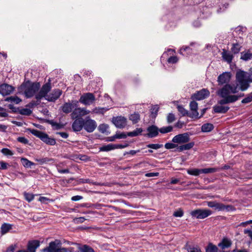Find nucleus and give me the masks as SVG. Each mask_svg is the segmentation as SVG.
<instances>
[{
  "mask_svg": "<svg viewBox=\"0 0 252 252\" xmlns=\"http://www.w3.org/2000/svg\"><path fill=\"white\" fill-rule=\"evenodd\" d=\"M240 90H239L237 85L226 84L224 85L217 92L218 95L222 99L218 101L220 104H226L233 103L237 101L240 97L245 95L244 93L238 95L236 94Z\"/></svg>",
  "mask_w": 252,
  "mask_h": 252,
  "instance_id": "nucleus-1",
  "label": "nucleus"
},
{
  "mask_svg": "<svg viewBox=\"0 0 252 252\" xmlns=\"http://www.w3.org/2000/svg\"><path fill=\"white\" fill-rule=\"evenodd\" d=\"M236 83H230L231 85H237L239 90L242 92L247 90L250 87V84L252 83V78L248 72L239 70L236 73Z\"/></svg>",
  "mask_w": 252,
  "mask_h": 252,
  "instance_id": "nucleus-2",
  "label": "nucleus"
},
{
  "mask_svg": "<svg viewBox=\"0 0 252 252\" xmlns=\"http://www.w3.org/2000/svg\"><path fill=\"white\" fill-rule=\"evenodd\" d=\"M40 88V84L39 83H31L27 82L21 85L19 88V91L24 92L25 96L27 98H30L33 96L39 90Z\"/></svg>",
  "mask_w": 252,
  "mask_h": 252,
  "instance_id": "nucleus-3",
  "label": "nucleus"
},
{
  "mask_svg": "<svg viewBox=\"0 0 252 252\" xmlns=\"http://www.w3.org/2000/svg\"><path fill=\"white\" fill-rule=\"evenodd\" d=\"M28 130L33 135L39 138L42 141L50 145L56 144V141L54 139L50 138L48 135L41 131L34 129L29 128Z\"/></svg>",
  "mask_w": 252,
  "mask_h": 252,
  "instance_id": "nucleus-4",
  "label": "nucleus"
},
{
  "mask_svg": "<svg viewBox=\"0 0 252 252\" xmlns=\"http://www.w3.org/2000/svg\"><path fill=\"white\" fill-rule=\"evenodd\" d=\"M95 101V97L93 93H87L83 94L80 97L79 101L85 105L93 104Z\"/></svg>",
  "mask_w": 252,
  "mask_h": 252,
  "instance_id": "nucleus-5",
  "label": "nucleus"
},
{
  "mask_svg": "<svg viewBox=\"0 0 252 252\" xmlns=\"http://www.w3.org/2000/svg\"><path fill=\"white\" fill-rule=\"evenodd\" d=\"M212 214V211L208 209H197L190 212L193 218L198 219H203Z\"/></svg>",
  "mask_w": 252,
  "mask_h": 252,
  "instance_id": "nucleus-6",
  "label": "nucleus"
},
{
  "mask_svg": "<svg viewBox=\"0 0 252 252\" xmlns=\"http://www.w3.org/2000/svg\"><path fill=\"white\" fill-rule=\"evenodd\" d=\"M62 243L60 240L56 239L49 243V246L43 250L44 252H59Z\"/></svg>",
  "mask_w": 252,
  "mask_h": 252,
  "instance_id": "nucleus-7",
  "label": "nucleus"
},
{
  "mask_svg": "<svg viewBox=\"0 0 252 252\" xmlns=\"http://www.w3.org/2000/svg\"><path fill=\"white\" fill-rule=\"evenodd\" d=\"M97 126L96 122L92 119H91L89 117H87L85 120H84V126L83 128L88 132H93Z\"/></svg>",
  "mask_w": 252,
  "mask_h": 252,
  "instance_id": "nucleus-8",
  "label": "nucleus"
},
{
  "mask_svg": "<svg viewBox=\"0 0 252 252\" xmlns=\"http://www.w3.org/2000/svg\"><path fill=\"white\" fill-rule=\"evenodd\" d=\"M207 204L208 207L214 208L218 211L229 210L232 208L231 205H225L222 203H218L216 201H208Z\"/></svg>",
  "mask_w": 252,
  "mask_h": 252,
  "instance_id": "nucleus-9",
  "label": "nucleus"
},
{
  "mask_svg": "<svg viewBox=\"0 0 252 252\" xmlns=\"http://www.w3.org/2000/svg\"><path fill=\"white\" fill-rule=\"evenodd\" d=\"M51 87L50 83H46L42 87L39 93L35 95V98L37 100H40L42 97H45L46 99L47 94L51 90Z\"/></svg>",
  "mask_w": 252,
  "mask_h": 252,
  "instance_id": "nucleus-10",
  "label": "nucleus"
},
{
  "mask_svg": "<svg viewBox=\"0 0 252 252\" xmlns=\"http://www.w3.org/2000/svg\"><path fill=\"white\" fill-rule=\"evenodd\" d=\"M209 91L207 89H203L193 94L191 96V98L197 100H200L206 98L209 96Z\"/></svg>",
  "mask_w": 252,
  "mask_h": 252,
  "instance_id": "nucleus-11",
  "label": "nucleus"
},
{
  "mask_svg": "<svg viewBox=\"0 0 252 252\" xmlns=\"http://www.w3.org/2000/svg\"><path fill=\"white\" fill-rule=\"evenodd\" d=\"M112 122L117 128H123L126 126L127 119L124 117L118 116L113 118Z\"/></svg>",
  "mask_w": 252,
  "mask_h": 252,
  "instance_id": "nucleus-12",
  "label": "nucleus"
},
{
  "mask_svg": "<svg viewBox=\"0 0 252 252\" xmlns=\"http://www.w3.org/2000/svg\"><path fill=\"white\" fill-rule=\"evenodd\" d=\"M189 135L187 133L180 134L175 136L172 139V142L179 144L186 143L189 141Z\"/></svg>",
  "mask_w": 252,
  "mask_h": 252,
  "instance_id": "nucleus-13",
  "label": "nucleus"
},
{
  "mask_svg": "<svg viewBox=\"0 0 252 252\" xmlns=\"http://www.w3.org/2000/svg\"><path fill=\"white\" fill-rule=\"evenodd\" d=\"M231 77L230 72H225L220 75L218 78V82L219 85L224 84H228Z\"/></svg>",
  "mask_w": 252,
  "mask_h": 252,
  "instance_id": "nucleus-14",
  "label": "nucleus"
},
{
  "mask_svg": "<svg viewBox=\"0 0 252 252\" xmlns=\"http://www.w3.org/2000/svg\"><path fill=\"white\" fill-rule=\"evenodd\" d=\"M78 101H72L71 102H65L61 107L62 110L64 113L68 114L71 112L73 108L77 107Z\"/></svg>",
  "mask_w": 252,
  "mask_h": 252,
  "instance_id": "nucleus-15",
  "label": "nucleus"
},
{
  "mask_svg": "<svg viewBox=\"0 0 252 252\" xmlns=\"http://www.w3.org/2000/svg\"><path fill=\"white\" fill-rule=\"evenodd\" d=\"M14 88L7 84H2L0 85V94L2 95H7L12 93Z\"/></svg>",
  "mask_w": 252,
  "mask_h": 252,
  "instance_id": "nucleus-16",
  "label": "nucleus"
},
{
  "mask_svg": "<svg viewBox=\"0 0 252 252\" xmlns=\"http://www.w3.org/2000/svg\"><path fill=\"white\" fill-rule=\"evenodd\" d=\"M62 94V91L61 90L55 89L46 96V100L49 101H55L59 98Z\"/></svg>",
  "mask_w": 252,
  "mask_h": 252,
  "instance_id": "nucleus-17",
  "label": "nucleus"
},
{
  "mask_svg": "<svg viewBox=\"0 0 252 252\" xmlns=\"http://www.w3.org/2000/svg\"><path fill=\"white\" fill-rule=\"evenodd\" d=\"M84 120L82 118L76 119L72 125V128L74 131H80L83 128Z\"/></svg>",
  "mask_w": 252,
  "mask_h": 252,
  "instance_id": "nucleus-18",
  "label": "nucleus"
},
{
  "mask_svg": "<svg viewBox=\"0 0 252 252\" xmlns=\"http://www.w3.org/2000/svg\"><path fill=\"white\" fill-rule=\"evenodd\" d=\"M147 130L148 132L147 136L149 137L153 138L156 137L158 135L159 129L157 126L152 125L149 126L147 128Z\"/></svg>",
  "mask_w": 252,
  "mask_h": 252,
  "instance_id": "nucleus-19",
  "label": "nucleus"
},
{
  "mask_svg": "<svg viewBox=\"0 0 252 252\" xmlns=\"http://www.w3.org/2000/svg\"><path fill=\"white\" fill-rule=\"evenodd\" d=\"M232 245L231 240L226 237L223 238L222 240L218 244V246L222 250H224L230 247Z\"/></svg>",
  "mask_w": 252,
  "mask_h": 252,
  "instance_id": "nucleus-20",
  "label": "nucleus"
},
{
  "mask_svg": "<svg viewBox=\"0 0 252 252\" xmlns=\"http://www.w3.org/2000/svg\"><path fill=\"white\" fill-rule=\"evenodd\" d=\"M190 109L192 111V114L190 116L192 118H198L199 114L197 112L198 104L194 101H192L189 104Z\"/></svg>",
  "mask_w": 252,
  "mask_h": 252,
  "instance_id": "nucleus-21",
  "label": "nucleus"
},
{
  "mask_svg": "<svg viewBox=\"0 0 252 252\" xmlns=\"http://www.w3.org/2000/svg\"><path fill=\"white\" fill-rule=\"evenodd\" d=\"M40 243L38 240L29 241L28 245V251L30 252H35L36 249L39 247Z\"/></svg>",
  "mask_w": 252,
  "mask_h": 252,
  "instance_id": "nucleus-22",
  "label": "nucleus"
},
{
  "mask_svg": "<svg viewBox=\"0 0 252 252\" xmlns=\"http://www.w3.org/2000/svg\"><path fill=\"white\" fill-rule=\"evenodd\" d=\"M221 55L222 59L224 61L228 63H230L232 62L233 56L231 53L225 50H223Z\"/></svg>",
  "mask_w": 252,
  "mask_h": 252,
  "instance_id": "nucleus-23",
  "label": "nucleus"
},
{
  "mask_svg": "<svg viewBox=\"0 0 252 252\" xmlns=\"http://www.w3.org/2000/svg\"><path fill=\"white\" fill-rule=\"evenodd\" d=\"M214 107L213 109L215 113H225L229 109V107L222 106L223 104Z\"/></svg>",
  "mask_w": 252,
  "mask_h": 252,
  "instance_id": "nucleus-24",
  "label": "nucleus"
},
{
  "mask_svg": "<svg viewBox=\"0 0 252 252\" xmlns=\"http://www.w3.org/2000/svg\"><path fill=\"white\" fill-rule=\"evenodd\" d=\"M78 246L79 252H94V249L87 245H84L82 246L80 244H77Z\"/></svg>",
  "mask_w": 252,
  "mask_h": 252,
  "instance_id": "nucleus-25",
  "label": "nucleus"
},
{
  "mask_svg": "<svg viewBox=\"0 0 252 252\" xmlns=\"http://www.w3.org/2000/svg\"><path fill=\"white\" fill-rule=\"evenodd\" d=\"M75 109L73 110L71 114V117L72 119H79L78 118L81 116V108L80 107H74Z\"/></svg>",
  "mask_w": 252,
  "mask_h": 252,
  "instance_id": "nucleus-26",
  "label": "nucleus"
},
{
  "mask_svg": "<svg viewBox=\"0 0 252 252\" xmlns=\"http://www.w3.org/2000/svg\"><path fill=\"white\" fill-rule=\"evenodd\" d=\"M129 119L132 122L133 124H136L140 119V115L139 113L135 112L129 115Z\"/></svg>",
  "mask_w": 252,
  "mask_h": 252,
  "instance_id": "nucleus-27",
  "label": "nucleus"
},
{
  "mask_svg": "<svg viewBox=\"0 0 252 252\" xmlns=\"http://www.w3.org/2000/svg\"><path fill=\"white\" fill-rule=\"evenodd\" d=\"M214 128V126L210 123L205 124L201 127V130L204 132H208L212 130Z\"/></svg>",
  "mask_w": 252,
  "mask_h": 252,
  "instance_id": "nucleus-28",
  "label": "nucleus"
},
{
  "mask_svg": "<svg viewBox=\"0 0 252 252\" xmlns=\"http://www.w3.org/2000/svg\"><path fill=\"white\" fill-rule=\"evenodd\" d=\"M5 101L10 102L14 104H18L21 101V99L17 96H12L7 97Z\"/></svg>",
  "mask_w": 252,
  "mask_h": 252,
  "instance_id": "nucleus-29",
  "label": "nucleus"
},
{
  "mask_svg": "<svg viewBox=\"0 0 252 252\" xmlns=\"http://www.w3.org/2000/svg\"><path fill=\"white\" fill-rule=\"evenodd\" d=\"M142 131L143 129L142 128H137L133 131L127 132V135L128 136L134 137L140 134Z\"/></svg>",
  "mask_w": 252,
  "mask_h": 252,
  "instance_id": "nucleus-30",
  "label": "nucleus"
},
{
  "mask_svg": "<svg viewBox=\"0 0 252 252\" xmlns=\"http://www.w3.org/2000/svg\"><path fill=\"white\" fill-rule=\"evenodd\" d=\"M12 225L9 223H3L1 226V232L2 234L6 233L9 230L12 229Z\"/></svg>",
  "mask_w": 252,
  "mask_h": 252,
  "instance_id": "nucleus-31",
  "label": "nucleus"
},
{
  "mask_svg": "<svg viewBox=\"0 0 252 252\" xmlns=\"http://www.w3.org/2000/svg\"><path fill=\"white\" fill-rule=\"evenodd\" d=\"M21 161L23 165L25 167H31L32 165L34 164V163L25 158H22Z\"/></svg>",
  "mask_w": 252,
  "mask_h": 252,
  "instance_id": "nucleus-32",
  "label": "nucleus"
},
{
  "mask_svg": "<svg viewBox=\"0 0 252 252\" xmlns=\"http://www.w3.org/2000/svg\"><path fill=\"white\" fill-rule=\"evenodd\" d=\"M128 135L127 133L124 132H117L113 137H111V141H114L115 139H122L126 138Z\"/></svg>",
  "mask_w": 252,
  "mask_h": 252,
  "instance_id": "nucleus-33",
  "label": "nucleus"
},
{
  "mask_svg": "<svg viewBox=\"0 0 252 252\" xmlns=\"http://www.w3.org/2000/svg\"><path fill=\"white\" fill-rule=\"evenodd\" d=\"M252 59V53L250 52H247L246 53L242 52L241 53V59L244 61H248Z\"/></svg>",
  "mask_w": 252,
  "mask_h": 252,
  "instance_id": "nucleus-34",
  "label": "nucleus"
},
{
  "mask_svg": "<svg viewBox=\"0 0 252 252\" xmlns=\"http://www.w3.org/2000/svg\"><path fill=\"white\" fill-rule=\"evenodd\" d=\"M241 48V46L238 43H233L231 49L232 52L234 54L238 53Z\"/></svg>",
  "mask_w": 252,
  "mask_h": 252,
  "instance_id": "nucleus-35",
  "label": "nucleus"
},
{
  "mask_svg": "<svg viewBox=\"0 0 252 252\" xmlns=\"http://www.w3.org/2000/svg\"><path fill=\"white\" fill-rule=\"evenodd\" d=\"M187 173L191 175L198 176L199 174L201 173V169L193 168L188 169Z\"/></svg>",
  "mask_w": 252,
  "mask_h": 252,
  "instance_id": "nucleus-36",
  "label": "nucleus"
},
{
  "mask_svg": "<svg viewBox=\"0 0 252 252\" xmlns=\"http://www.w3.org/2000/svg\"><path fill=\"white\" fill-rule=\"evenodd\" d=\"M115 149V145L110 144L107 145L103 146L100 148V151H109Z\"/></svg>",
  "mask_w": 252,
  "mask_h": 252,
  "instance_id": "nucleus-37",
  "label": "nucleus"
},
{
  "mask_svg": "<svg viewBox=\"0 0 252 252\" xmlns=\"http://www.w3.org/2000/svg\"><path fill=\"white\" fill-rule=\"evenodd\" d=\"M35 161L38 162L40 164H42L45 163L49 162H53L54 159L53 158H36Z\"/></svg>",
  "mask_w": 252,
  "mask_h": 252,
  "instance_id": "nucleus-38",
  "label": "nucleus"
},
{
  "mask_svg": "<svg viewBox=\"0 0 252 252\" xmlns=\"http://www.w3.org/2000/svg\"><path fill=\"white\" fill-rule=\"evenodd\" d=\"M206 252H218L217 247L212 243H210L206 249Z\"/></svg>",
  "mask_w": 252,
  "mask_h": 252,
  "instance_id": "nucleus-39",
  "label": "nucleus"
},
{
  "mask_svg": "<svg viewBox=\"0 0 252 252\" xmlns=\"http://www.w3.org/2000/svg\"><path fill=\"white\" fill-rule=\"evenodd\" d=\"M218 171V169L216 168H207L204 169H201V173L208 174L211 173H214Z\"/></svg>",
  "mask_w": 252,
  "mask_h": 252,
  "instance_id": "nucleus-40",
  "label": "nucleus"
},
{
  "mask_svg": "<svg viewBox=\"0 0 252 252\" xmlns=\"http://www.w3.org/2000/svg\"><path fill=\"white\" fill-rule=\"evenodd\" d=\"M173 130V127L172 126H168L165 127H162L159 129V131L163 134L168 133L172 131Z\"/></svg>",
  "mask_w": 252,
  "mask_h": 252,
  "instance_id": "nucleus-41",
  "label": "nucleus"
},
{
  "mask_svg": "<svg viewBox=\"0 0 252 252\" xmlns=\"http://www.w3.org/2000/svg\"><path fill=\"white\" fill-rule=\"evenodd\" d=\"M24 196L25 197V199L29 202H30L32 200H33L34 197V194L26 192H25L24 193Z\"/></svg>",
  "mask_w": 252,
  "mask_h": 252,
  "instance_id": "nucleus-42",
  "label": "nucleus"
},
{
  "mask_svg": "<svg viewBox=\"0 0 252 252\" xmlns=\"http://www.w3.org/2000/svg\"><path fill=\"white\" fill-rule=\"evenodd\" d=\"M19 113L23 115L29 116L32 114V111L28 108H22L19 110Z\"/></svg>",
  "mask_w": 252,
  "mask_h": 252,
  "instance_id": "nucleus-43",
  "label": "nucleus"
},
{
  "mask_svg": "<svg viewBox=\"0 0 252 252\" xmlns=\"http://www.w3.org/2000/svg\"><path fill=\"white\" fill-rule=\"evenodd\" d=\"M252 101V92L247 96L245 98L243 99L241 101V103L243 104H246L250 103Z\"/></svg>",
  "mask_w": 252,
  "mask_h": 252,
  "instance_id": "nucleus-44",
  "label": "nucleus"
},
{
  "mask_svg": "<svg viewBox=\"0 0 252 252\" xmlns=\"http://www.w3.org/2000/svg\"><path fill=\"white\" fill-rule=\"evenodd\" d=\"M163 145L162 144H150L147 145V147L149 148H151L153 149L157 150L161 147H162Z\"/></svg>",
  "mask_w": 252,
  "mask_h": 252,
  "instance_id": "nucleus-45",
  "label": "nucleus"
},
{
  "mask_svg": "<svg viewBox=\"0 0 252 252\" xmlns=\"http://www.w3.org/2000/svg\"><path fill=\"white\" fill-rule=\"evenodd\" d=\"M178 110L183 116L188 115V112L182 106L178 105L177 107Z\"/></svg>",
  "mask_w": 252,
  "mask_h": 252,
  "instance_id": "nucleus-46",
  "label": "nucleus"
},
{
  "mask_svg": "<svg viewBox=\"0 0 252 252\" xmlns=\"http://www.w3.org/2000/svg\"><path fill=\"white\" fill-rule=\"evenodd\" d=\"M104 110H105L104 108L95 107L92 110V111H91V113H92L102 114V113H103Z\"/></svg>",
  "mask_w": 252,
  "mask_h": 252,
  "instance_id": "nucleus-47",
  "label": "nucleus"
},
{
  "mask_svg": "<svg viewBox=\"0 0 252 252\" xmlns=\"http://www.w3.org/2000/svg\"><path fill=\"white\" fill-rule=\"evenodd\" d=\"M1 152L5 156H12L13 155L12 151L7 148L2 149Z\"/></svg>",
  "mask_w": 252,
  "mask_h": 252,
  "instance_id": "nucleus-48",
  "label": "nucleus"
},
{
  "mask_svg": "<svg viewBox=\"0 0 252 252\" xmlns=\"http://www.w3.org/2000/svg\"><path fill=\"white\" fill-rule=\"evenodd\" d=\"M175 120V116L172 113H169L167 117V121L168 123H171L174 121Z\"/></svg>",
  "mask_w": 252,
  "mask_h": 252,
  "instance_id": "nucleus-49",
  "label": "nucleus"
},
{
  "mask_svg": "<svg viewBox=\"0 0 252 252\" xmlns=\"http://www.w3.org/2000/svg\"><path fill=\"white\" fill-rule=\"evenodd\" d=\"M164 147L167 149H171L176 148L177 145L172 143H167L165 144Z\"/></svg>",
  "mask_w": 252,
  "mask_h": 252,
  "instance_id": "nucleus-50",
  "label": "nucleus"
},
{
  "mask_svg": "<svg viewBox=\"0 0 252 252\" xmlns=\"http://www.w3.org/2000/svg\"><path fill=\"white\" fill-rule=\"evenodd\" d=\"M194 145V142H190L188 143L187 144H184V147L185 150H189L190 149H191Z\"/></svg>",
  "mask_w": 252,
  "mask_h": 252,
  "instance_id": "nucleus-51",
  "label": "nucleus"
},
{
  "mask_svg": "<svg viewBox=\"0 0 252 252\" xmlns=\"http://www.w3.org/2000/svg\"><path fill=\"white\" fill-rule=\"evenodd\" d=\"M17 141L25 144H28L29 142V140L24 137H19L17 138Z\"/></svg>",
  "mask_w": 252,
  "mask_h": 252,
  "instance_id": "nucleus-52",
  "label": "nucleus"
},
{
  "mask_svg": "<svg viewBox=\"0 0 252 252\" xmlns=\"http://www.w3.org/2000/svg\"><path fill=\"white\" fill-rule=\"evenodd\" d=\"M79 182L80 183H89L92 184L93 185H98V184L92 182L90 179H80L79 180Z\"/></svg>",
  "mask_w": 252,
  "mask_h": 252,
  "instance_id": "nucleus-53",
  "label": "nucleus"
},
{
  "mask_svg": "<svg viewBox=\"0 0 252 252\" xmlns=\"http://www.w3.org/2000/svg\"><path fill=\"white\" fill-rule=\"evenodd\" d=\"M81 116H84L90 114V113H91V111L87 110L85 108H81Z\"/></svg>",
  "mask_w": 252,
  "mask_h": 252,
  "instance_id": "nucleus-54",
  "label": "nucleus"
},
{
  "mask_svg": "<svg viewBox=\"0 0 252 252\" xmlns=\"http://www.w3.org/2000/svg\"><path fill=\"white\" fill-rule=\"evenodd\" d=\"M178 59L177 57H176V56H172V57H170L168 59V62L169 63H176L178 62Z\"/></svg>",
  "mask_w": 252,
  "mask_h": 252,
  "instance_id": "nucleus-55",
  "label": "nucleus"
},
{
  "mask_svg": "<svg viewBox=\"0 0 252 252\" xmlns=\"http://www.w3.org/2000/svg\"><path fill=\"white\" fill-rule=\"evenodd\" d=\"M8 164L1 161L0 162V169L5 170L7 169Z\"/></svg>",
  "mask_w": 252,
  "mask_h": 252,
  "instance_id": "nucleus-56",
  "label": "nucleus"
},
{
  "mask_svg": "<svg viewBox=\"0 0 252 252\" xmlns=\"http://www.w3.org/2000/svg\"><path fill=\"white\" fill-rule=\"evenodd\" d=\"M187 250L188 252H201V250L197 247L189 248Z\"/></svg>",
  "mask_w": 252,
  "mask_h": 252,
  "instance_id": "nucleus-57",
  "label": "nucleus"
},
{
  "mask_svg": "<svg viewBox=\"0 0 252 252\" xmlns=\"http://www.w3.org/2000/svg\"><path fill=\"white\" fill-rule=\"evenodd\" d=\"M158 110V107L157 106H155L151 109V113L155 117L157 115Z\"/></svg>",
  "mask_w": 252,
  "mask_h": 252,
  "instance_id": "nucleus-58",
  "label": "nucleus"
},
{
  "mask_svg": "<svg viewBox=\"0 0 252 252\" xmlns=\"http://www.w3.org/2000/svg\"><path fill=\"white\" fill-rule=\"evenodd\" d=\"M183 215V212L182 210H179L174 213L173 216L176 217H181Z\"/></svg>",
  "mask_w": 252,
  "mask_h": 252,
  "instance_id": "nucleus-59",
  "label": "nucleus"
},
{
  "mask_svg": "<svg viewBox=\"0 0 252 252\" xmlns=\"http://www.w3.org/2000/svg\"><path fill=\"white\" fill-rule=\"evenodd\" d=\"M56 134L60 135L63 138H67L68 136V134L64 132H56Z\"/></svg>",
  "mask_w": 252,
  "mask_h": 252,
  "instance_id": "nucleus-60",
  "label": "nucleus"
},
{
  "mask_svg": "<svg viewBox=\"0 0 252 252\" xmlns=\"http://www.w3.org/2000/svg\"><path fill=\"white\" fill-rule=\"evenodd\" d=\"M0 116L2 117H6L8 116V114L1 107L0 110Z\"/></svg>",
  "mask_w": 252,
  "mask_h": 252,
  "instance_id": "nucleus-61",
  "label": "nucleus"
},
{
  "mask_svg": "<svg viewBox=\"0 0 252 252\" xmlns=\"http://www.w3.org/2000/svg\"><path fill=\"white\" fill-rule=\"evenodd\" d=\"M38 200L42 203H47V201L50 200L45 197H40L38 199Z\"/></svg>",
  "mask_w": 252,
  "mask_h": 252,
  "instance_id": "nucleus-62",
  "label": "nucleus"
},
{
  "mask_svg": "<svg viewBox=\"0 0 252 252\" xmlns=\"http://www.w3.org/2000/svg\"><path fill=\"white\" fill-rule=\"evenodd\" d=\"M244 233L245 234H248V236L250 237L251 239H252V230L247 229L244 230Z\"/></svg>",
  "mask_w": 252,
  "mask_h": 252,
  "instance_id": "nucleus-63",
  "label": "nucleus"
},
{
  "mask_svg": "<svg viewBox=\"0 0 252 252\" xmlns=\"http://www.w3.org/2000/svg\"><path fill=\"white\" fill-rule=\"evenodd\" d=\"M190 49V48L189 47H183L182 48H181L180 50V51H179V53L181 54H182L183 55H184V52L186 51H188V50Z\"/></svg>",
  "mask_w": 252,
  "mask_h": 252,
  "instance_id": "nucleus-64",
  "label": "nucleus"
}]
</instances>
